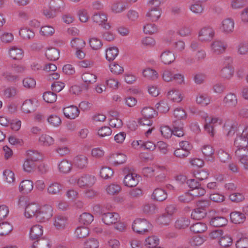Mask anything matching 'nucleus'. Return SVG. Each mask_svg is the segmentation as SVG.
I'll return each instance as SVG.
<instances>
[{"instance_id": "864d4df0", "label": "nucleus", "mask_w": 248, "mask_h": 248, "mask_svg": "<svg viewBox=\"0 0 248 248\" xmlns=\"http://www.w3.org/2000/svg\"><path fill=\"white\" fill-rule=\"evenodd\" d=\"M13 230L12 226L8 222L0 223V235L4 236L8 234Z\"/></svg>"}, {"instance_id": "09e8293b", "label": "nucleus", "mask_w": 248, "mask_h": 248, "mask_svg": "<svg viewBox=\"0 0 248 248\" xmlns=\"http://www.w3.org/2000/svg\"><path fill=\"white\" fill-rule=\"evenodd\" d=\"M47 121L51 126L57 127L62 124L61 118L57 115L52 114L48 117Z\"/></svg>"}, {"instance_id": "aec40b11", "label": "nucleus", "mask_w": 248, "mask_h": 248, "mask_svg": "<svg viewBox=\"0 0 248 248\" xmlns=\"http://www.w3.org/2000/svg\"><path fill=\"white\" fill-rule=\"evenodd\" d=\"M43 227L39 224L33 226L30 229V238L31 240H38L43 235Z\"/></svg>"}, {"instance_id": "5fc2aeb1", "label": "nucleus", "mask_w": 248, "mask_h": 248, "mask_svg": "<svg viewBox=\"0 0 248 248\" xmlns=\"http://www.w3.org/2000/svg\"><path fill=\"white\" fill-rule=\"evenodd\" d=\"M206 216V212L204 209L201 208H197L194 209L191 213V217L194 219L200 220Z\"/></svg>"}, {"instance_id": "0eeeda50", "label": "nucleus", "mask_w": 248, "mask_h": 248, "mask_svg": "<svg viewBox=\"0 0 248 248\" xmlns=\"http://www.w3.org/2000/svg\"><path fill=\"white\" fill-rule=\"evenodd\" d=\"M227 47V44L225 41L216 39L211 43L210 48L213 54L218 55L224 53Z\"/></svg>"}, {"instance_id": "5701e85b", "label": "nucleus", "mask_w": 248, "mask_h": 248, "mask_svg": "<svg viewBox=\"0 0 248 248\" xmlns=\"http://www.w3.org/2000/svg\"><path fill=\"white\" fill-rule=\"evenodd\" d=\"M8 53L10 57L13 60H21L24 56L23 50L16 46L11 47L9 49Z\"/></svg>"}, {"instance_id": "13d9d810", "label": "nucleus", "mask_w": 248, "mask_h": 248, "mask_svg": "<svg viewBox=\"0 0 248 248\" xmlns=\"http://www.w3.org/2000/svg\"><path fill=\"white\" fill-rule=\"evenodd\" d=\"M93 220V216L89 213H82L79 217V221L84 224H89Z\"/></svg>"}, {"instance_id": "bf43d9fd", "label": "nucleus", "mask_w": 248, "mask_h": 248, "mask_svg": "<svg viewBox=\"0 0 248 248\" xmlns=\"http://www.w3.org/2000/svg\"><path fill=\"white\" fill-rule=\"evenodd\" d=\"M155 107L158 111L162 113L167 112L170 108L168 101L165 99L162 100L157 103Z\"/></svg>"}, {"instance_id": "f03ea898", "label": "nucleus", "mask_w": 248, "mask_h": 248, "mask_svg": "<svg viewBox=\"0 0 248 248\" xmlns=\"http://www.w3.org/2000/svg\"><path fill=\"white\" fill-rule=\"evenodd\" d=\"M234 145L237 148L236 151L243 152L248 150V126H245L242 134L236 138Z\"/></svg>"}, {"instance_id": "69168bd1", "label": "nucleus", "mask_w": 248, "mask_h": 248, "mask_svg": "<svg viewBox=\"0 0 248 248\" xmlns=\"http://www.w3.org/2000/svg\"><path fill=\"white\" fill-rule=\"evenodd\" d=\"M35 80L31 77L24 78L22 80V84L24 88L28 89L34 88L36 86Z\"/></svg>"}, {"instance_id": "ea45409f", "label": "nucleus", "mask_w": 248, "mask_h": 248, "mask_svg": "<svg viewBox=\"0 0 248 248\" xmlns=\"http://www.w3.org/2000/svg\"><path fill=\"white\" fill-rule=\"evenodd\" d=\"M159 238L155 235H152L147 237L144 242L145 246L148 248H153L158 246Z\"/></svg>"}, {"instance_id": "c9c22d12", "label": "nucleus", "mask_w": 248, "mask_h": 248, "mask_svg": "<svg viewBox=\"0 0 248 248\" xmlns=\"http://www.w3.org/2000/svg\"><path fill=\"white\" fill-rule=\"evenodd\" d=\"M109 159L111 163L114 165H120L125 162L126 156L123 154H113Z\"/></svg>"}, {"instance_id": "ddd939ff", "label": "nucleus", "mask_w": 248, "mask_h": 248, "mask_svg": "<svg viewBox=\"0 0 248 248\" xmlns=\"http://www.w3.org/2000/svg\"><path fill=\"white\" fill-rule=\"evenodd\" d=\"M222 102L225 106L234 108L238 104V99L235 93L229 92L224 96Z\"/></svg>"}, {"instance_id": "37998d69", "label": "nucleus", "mask_w": 248, "mask_h": 248, "mask_svg": "<svg viewBox=\"0 0 248 248\" xmlns=\"http://www.w3.org/2000/svg\"><path fill=\"white\" fill-rule=\"evenodd\" d=\"M173 115L177 120H185L187 117L186 110L181 107H178L174 110Z\"/></svg>"}, {"instance_id": "a18cd8bd", "label": "nucleus", "mask_w": 248, "mask_h": 248, "mask_svg": "<svg viewBox=\"0 0 248 248\" xmlns=\"http://www.w3.org/2000/svg\"><path fill=\"white\" fill-rule=\"evenodd\" d=\"M142 117L145 119H152L157 114L155 110L151 107L144 108L141 111Z\"/></svg>"}, {"instance_id": "473e14b6", "label": "nucleus", "mask_w": 248, "mask_h": 248, "mask_svg": "<svg viewBox=\"0 0 248 248\" xmlns=\"http://www.w3.org/2000/svg\"><path fill=\"white\" fill-rule=\"evenodd\" d=\"M211 101V98L205 93H199L196 98V103L203 107L207 106Z\"/></svg>"}, {"instance_id": "0e129e2a", "label": "nucleus", "mask_w": 248, "mask_h": 248, "mask_svg": "<svg viewBox=\"0 0 248 248\" xmlns=\"http://www.w3.org/2000/svg\"><path fill=\"white\" fill-rule=\"evenodd\" d=\"M43 97L44 101L46 103H53L56 101L57 96L55 93L51 92H46L44 93Z\"/></svg>"}, {"instance_id": "1a4fd4ad", "label": "nucleus", "mask_w": 248, "mask_h": 248, "mask_svg": "<svg viewBox=\"0 0 248 248\" xmlns=\"http://www.w3.org/2000/svg\"><path fill=\"white\" fill-rule=\"evenodd\" d=\"M215 34V31L212 27H205L199 31V39L202 42H209L214 38Z\"/></svg>"}, {"instance_id": "4d7b16f0", "label": "nucleus", "mask_w": 248, "mask_h": 248, "mask_svg": "<svg viewBox=\"0 0 248 248\" xmlns=\"http://www.w3.org/2000/svg\"><path fill=\"white\" fill-rule=\"evenodd\" d=\"M20 36L24 39H31L34 37V32L28 28H22L19 31Z\"/></svg>"}, {"instance_id": "7ed1b4c3", "label": "nucleus", "mask_w": 248, "mask_h": 248, "mask_svg": "<svg viewBox=\"0 0 248 248\" xmlns=\"http://www.w3.org/2000/svg\"><path fill=\"white\" fill-rule=\"evenodd\" d=\"M133 230L140 234H144L152 229V224L145 219L137 218L132 224Z\"/></svg>"}, {"instance_id": "774afa93", "label": "nucleus", "mask_w": 248, "mask_h": 248, "mask_svg": "<svg viewBox=\"0 0 248 248\" xmlns=\"http://www.w3.org/2000/svg\"><path fill=\"white\" fill-rule=\"evenodd\" d=\"M143 76L149 79H156L158 77L157 72L151 68H146L142 72Z\"/></svg>"}, {"instance_id": "e2e57ef3", "label": "nucleus", "mask_w": 248, "mask_h": 248, "mask_svg": "<svg viewBox=\"0 0 248 248\" xmlns=\"http://www.w3.org/2000/svg\"><path fill=\"white\" fill-rule=\"evenodd\" d=\"M89 44L91 48L93 50L100 49L103 46L101 40L96 37H93L90 39Z\"/></svg>"}, {"instance_id": "2f4dec72", "label": "nucleus", "mask_w": 248, "mask_h": 248, "mask_svg": "<svg viewBox=\"0 0 248 248\" xmlns=\"http://www.w3.org/2000/svg\"><path fill=\"white\" fill-rule=\"evenodd\" d=\"M127 8L126 4L123 1L114 2L111 7V11L115 14H120L124 11Z\"/></svg>"}, {"instance_id": "b1692460", "label": "nucleus", "mask_w": 248, "mask_h": 248, "mask_svg": "<svg viewBox=\"0 0 248 248\" xmlns=\"http://www.w3.org/2000/svg\"><path fill=\"white\" fill-rule=\"evenodd\" d=\"M202 151L206 160L209 161H213L214 160L215 150L211 145H204L202 148Z\"/></svg>"}, {"instance_id": "c85d7f7f", "label": "nucleus", "mask_w": 248, "mask_h": 248, "mask_svg": "<svg viewBox=\"0 0 248 248\" xmlns=\"http://www.w3.org/2000/svg\"><path fill=\"white\" fill-rule=\"evenodd\" d=\"M72 168V163L66 159L62 160L58 164V169L60 172L67 173L70 172Z\"/></svg>"}, {"instance_id": "412c9836", "label": "nucleus", "mask_w": 248, "mask_h": 248, "mask_svg": "<svg viewBox=\"0 0 248 248\" xmlns=\"http://www.w3.org/2000/svg\"><path fill=\"white\" fill-rule=\"evenodd\" d=\"M161 15V10L157 7H152L149 9L146 14V16L148 19L153 22L157 21L160 17Z\"/></svg>"}, {"instance_id": "c03bdc74", "label": "nucleus", "mask_w": 248, "mask_h": 248, "mask_svg": "<svg viewBox=\"0 0 248 248\" xmlns=\"http://www.w3.org/2000/svg\"><path fill=\"white\" fill-rule=\"evenodd\" d=\"M3 78L9 82H16L18 80L19 77L15 74L10 68L3 73Z\"/></svg>"}, {"instance_id": "dca6fc26", "label": "nucleus", "mask_w": 248, "mask_h": 248, "mask_svg": "<svg viewBox=\"0 0 248 248\" xmlns=\"http://www.w3.org/2000/svg\"><path fill=\"white\" fill-rule=\"evenodd\" d=\"M235 154L243 169L248 170V150L243 152L235 151Z\"/></svg>"}, {"instance_id": "052dcab7", "label": "nucleus", "mask_w": 248, "mask_h": 248, "mask_svg": "<svg viewBox=\"0 0 248 248\" xmlns=\"http://www.w3.org/2000/svg\"><path fill=\"white\" fill-rule=\"evenodd\" d=\"M3 177L4 180L9 184L13 183L15 181L14 173L9 169L5 170L3 171Z\"/></svg>"}, {"instance_id": "2eb2a0df", "label": "nucleus", "mask_w": 248, "mask_h": 248, "mask_svg": "<svg viewBox=\"0 0 248 248\" xmlns=\"http://www.w3.org/2000/svg\"><path fill=\"white\" fill-rule=\"evenodd\" d=\"M64 116L69 119H74L79 114V110L77 107L71 105L63 108Z\"/></svg>"}, {"instance_id": "8fccbe9b", "label": "nucleus", "mask_w": 248, "mask_h": 248, "mask_svg": "<svg viewBox=\"0 0 248 248\" xmlns=\"http://www.w3.org/2000/svg\"><path fill=\"white\" fill-rule=\"evenodd\" d=\"M190 224V220L188 218L181 217L175 222V226L179 229H183L187 227Z\"/></svg>"}, {"instance_id": "f704fd0d", "label": "nucleus", "mask_w": 248, "mask_h": 248, "mask_svg": "<svg viewBox=\"0 0 248 248\" xmlns=\"http://www.w3.org/2000/svg\"><path fill=\"white\" fill-rule=\"evenodd\" d=\"M46 56L47 59L49 61H55L59 59L60 51L56 48H49L46 51Z\"/></svg>"}, {"instance_id": "bb28decb", "label": "nucleus", "mask_w": 248, "mask_h": 248, "mask_svg": "<svg viewBox=\"0 0 248 248\" xmlns=\"http://www.w3.org/2000/svg\"><path fill=\"white\" fill-rule=\"evenodd\" d=\"M161 62L165 64H170L175 59L174 54L170 50L163 52L160 55Z\"/></svg>"}, {"instance_id": "f257e3e1", "label": "nucleus", "mask_w": 248, "mask_h": 248, "mask_svg": "<svg viewBox=\"0 0 248 248\" xmlns=\"http://www.w3.org/2000/svg\"><path fill=\"white\" fill-rule=\"evenodd\" d=\"M95 182V178L93 176L86 175L78 177L76 176L70 177L68 182L71 185H78L80 187H86L93 186Z\"/></svg>"}, {"instance_id": "4c0bfd02", "label": "nucleus", "mask_w": 248, "mask_h": 248, "mask_svg": "<svg viewBox=\"0 0 248 248\" xmlns=\"http://www.w3.org/2000/svg\"><path fill=\"white\" fill-rule=\"evenodd\" d=\"M75 165L80 169L85 168L88 163V159L84 155H79L74 158Z\"/></svg>"}, {"instance_id": "a19ab883", "label": "nucleus", "mask_w": 248, "mask_h": 248, "mask_svg": "<svg viewBox=\"0 0 248 248\" xmlns=\"http://www.w3.org/2000/svg\"><path fill=\"white\" fill-rule=\"evenodd\" d=\"M39 141L44 146H50L54 143L55 140L49 135L44 134L40 136Z\"/></svg>"}, {"instance_id": "603ef678", "label": "nucleus", "mask_w": 248, "mask_h": 248, "mask_svg": "<svg viewBox=\"0 0 248 248\" xmlns=\"http://www.w3.org/2000/svg\"><path fill=\"white\" fill-rule=\"evenodd\" d=\"M71 46L75 49H83L86 45L85 42L79 38H75L71 41Z\"/></svg>"}, {"instance_id": "cd10ccee", "label": "nucleus", "mask_w": 248, "mask_h": 248, "mask_svg": "<svg viewBox=\"0 0 248 248\" xmlns=\"http://www.w3.org/2000/svg\"><path fill=\"white\" fill-rule=\"evenodd\" d=\"M34 101L32 99H27L25 100L22 105L21 110L25 113H30L35 110L36 108L33 105Z\"/></svg>"}, {"instance_id": "680f3d73", "label": "nucleus", "mask_w": 248, "mask_h": 248, "mask_svg": "<svg viewBox=\"0 0 248 248\" xmlns=\"http://www.w3.org/2000/svg\"><path fill=\"white\" fill-rule=\"evenodd\" d=\"M99 242L94 238H90L87 239L84 243V248H98Z\"/></svg>"}, {"instance_id": "338daca9", "label": "nucleus", "mask_w": 248, "mask_h": 248, "mask_svg": "<svg viewBox=\"0 0 248 248\" xmlns=\"http://www.w3.org/2000/svg\"><path fill=\"white\" fill-rule=\"evenodd\" d=\"M113 174L112 170L107 167H102L100 171V176L104 179H108L110 178Z\"/></svg>"}, {"instance_id": "49530a36", "label": "nucleus", "mask_w": 248, "mask_h": 248, "mask_svg": "<svg viewBox=\"0 0 248 248\" xmlns=\"http://www.w3.org/2000/svg\"><path fill=\"white\" fill-rule=\"evenodd\" d=\"M191 12L197 15H201L204 12V7L202 3L195 1L189 6Z\"/></svg>"}, {"instance_id": "423d86ee", "label": "nucleus", "mask_w": 248, "mask_h": 248, "mask_svg": "<svg viewBox=\"0 0 248 248\" xmlns=\"http://www.w3.org/2000/svg\"><path fill=\"white\" fill-rule=\"evenodd\" d=\"M124 173L125 176L124 178L123 183L125 186L127 187H133L136 186L139 182L140 176L136 173H134L125 168L124 170Z\"/></svg>"}, {"instance_id": "72a5a7b5", "label": "nucleus", "mask_w": 248, "mask_h": 248, "mask_svg": "<svg viewBox=\"0 0 248 248\" xmlns=\"http://www.w3.org/2000/svg\"><path fill=\"white\" fill-rule=\"evenodd\" d=\"M167 197V193L162 188L155 189L152 194V198L158 201H163L166 200Z\"/></svg>"}, {"instance_id": "f3484780", "label": "nucleus", "mask_w": 248, "mask_h": 248, "mask_svg": "<svg viewBox=\"0 0 248 248\" xmlns=\"http://www.w3.org/2000/svg\"><path fill=\"white\" fill-rule=\"evenodd\" d=\"M167 170L165 167L163 166H157L155 167V170L154 175H155V181L157 182H163L165 181Z\"/></svg>"}, {"instance_id": "4be33fe9", "label": "nucleus", "mask_w": 248, "mask_h": 248, "mask_svg": "<svg viewBox=\"0 0 248 248\" xmlns=\"http://www.w3.org/2000/svg\"><path fill=\"white\" fill-rule=\"evenodd\" d=\"M33 188V183L30 180H24L21 181L19 185V190L23 194L31 192Z\"/></svg>"}, {"instance_id": "393cba45", "label": "nucleus", "mask_w": 248, "mask_h": 248, "mask_svg": "<svg viewBox=\"0 0 248 248\" xmlns=\"http://www.w3.org/2000/svg\"><path fill=\"white\" fill-rule=\"evenodd\" d=\"M230 216L231 221L234 224L243 223L246 219V217L244 214L238 211L232 212Z\"/></svg>"}, {"instance_id": "20e7f679", "label": "nucleus", "mask_w": 248, "mask_h": 248, "mask_svg": "<svg viewBox=\"0 0 248 248\" xmlns=\"http://www.w3.org/2000/svg\"><path fill=\"white\" fill-rule=\"evenodd\" d=\"M223 67L220 72V76L227 80L230 79L234 75V69L232 65V59L230 57L224 58Z\"/></svg>"}, {"instance_id": "6ab92c4d", "label": "nucleus", "mask_w": 248, "mask_h": 248, "mask_svg": "<svg viewBox=\"0 0 248 248\" xmlns=\"http://www.w3.org/2000/svg\"><path fill=\"white\" fill-rule=\"evenodd\" d=\"M166 95L168 99L175 103H180L184 97L182 93L176 89L168 91Z\"/></svg>"}, {"instance_id": "6e6d98bb", "label": "nucleus", "mask_w": 248, "mask_h": 248, "mask_svg": "<svg viewBox=\"0 0 248 248\" xmlns=\"http://www.w3.org/2000/svg\"><path fill=\"white\" fill-rule=\"evenodd\" d=\"M236 50L239 55H245L248 53V42H240L236 46Z\"/></svg>"}, {"instance_id": "58836bf2", "label": "nucleus", "mask_w": 248, "mask_h": 248, "mask_svg": "<svg viewBox=\"0 0 248 248\" xmlns=\"http://www.w3.org/2000/svg\"><path fill=\"white\" fill-rule=\"evenodd\" d=\"M43 157V155L38 151L29 150L27 151V158L33 162L41 160Z\"/></svg>"}, {"instance_id": "79ce46f5", "label": "nucleus", "mask_w": 248, "mask_h": 248, "mask_svg": "<svg viewBox=\"0 0 248 248\" xmlns=\"http://www.w3.org/2000/svg\"><path fill=\"white\" fill-rule=\"evenodd\" d=\"M190 229L194 233H202L207 230V226L205 223L199 222L192 225Z\"/></svg>"}, {"instance_id": "de8ad7c7", "label": "nucleus", "mask_w": 248, "mask_h": 248, "mask_svg": "<svg viewBox=\"0 0 248 248\" xmlns=\"http://www.w3.org/2000/svg\"><path fill=\"white\" fill-rule=\"evenodd\" d=\"M75 234L77 238H83L88 236L89 230L86 227L79 226L76 229Z\"/></svg>"}, {"instance_id": "3c124183", "label": "nucleus", "mask_w": 248, "mask_h": 248, "mask_svg": "<svg viewBox=\"0 0 248 248\" xmlns=\"http://www.w3.org/2000/svg\"><path fill=\"white\" fill-rule=\"evenodd\" d=\"M50 243L47 239H38L32 244L31 248H49Z\"/></svg>"}, {"instance_id": "c756f323", "label": "nucleus", "mask_w": 248, "mask_h": 248, "mask_svg": "<svg viewBox=\"0 0 248 248\" xmlns=\"http://www.w3.org/2000/svg\"><path fill=\"white\" fill-rule=\"evenodd\" d=\"M92 20L99 25H105L107 21L106 14L102 12L95 13L92 16Z\"/></svg>"}, {"instance_id": "e433bc0d", "label": "nucleus", "mask_w": 248, "mask_h": 248, "mask_svg": "<svg viewBox=\"0 0 248 248\" xmlns=\"http://www.w3.org/2000/svg\"><path fill=\"white\" fill-rule=\"evenodd\" d=\"M210 223L213 226L221 227L227 224L228 220L223 217H216L211 219Z\"/></svg>"}, {"instance_id": "4468645a", "label": "nucleus", "mask_w": 248, "mask_h": 248, "mask_svg": "<svg viewBox=\"0 0 248 248\" xmlns=\"http://www.w3.org/2000/svg\"><path fill=\"white\" fill-rule=\"evenodd\" d=\"M39 205L35 202L29 203L26 206L24 216L26 218H30L33 217H36L37 213L39 209Z\"/></svg>"}, {"instance_id": "9b49d317", "label": "nucleus", "mask_w": 248, "mask_h": 248, "mask_svg": "<svg viewBox=\"0 0 248 248\" xmlns=\"http://www.w3.org/2000/svg\"><path fill=\"white\" fill-rule=\"evenodd\" d=\"M102 220L105 224L110 225L118 223L120 220V217L117 213L108 212L102 215Z\"/></svg>"}, {"instance_id": "9d476101", "label": "nucleus", "mask_w": 248, "mask_h": 248, "mask_svg": "<svg viewBox=\"0 0 248 248\" xmlns=\"http://www.w3.org/2000/svg\"><path fill=\"white\" fill-rule=\"evenodd\" d=\"M208 119L207 124H204V129L210 136L213 137L215 134V130L213 125L217 124H221L222 120L216 117H210Z\"/></svg>"}, {"instance_id": "f8f14e48", "label": "nucleus", "mask_w": 248, "mask_h": 248, "mask_svg": "<svg viewBox=\"0 0 248 248\" xmlns=\"http://www.w3.org/2000/svg\"><path fill=\"white\" fill-rule=\"evenodd\" d=\"M63 185L56 181H52L49 183L47 187V192L51 195H60L63 191Z\"/></svg>"}, {"instance_id": "7c9ffc66", "label": "nucleus", "mask_w": 248, "mask_h": 248, "mask_svg": "<svg viewBox=\"0 0 248 248\" xmlns=\"http://www.w3.org/2000/svg\"><path fill=\"white\" fill-rule=\"evenodd\" d=\"M82 81L86 84H93L97 80V76L90 72L83 73L81 75Z\"/></svg>"}, {"instance_id": "a211bd4d", "label": "nucleus", "mask_w": 248, "mask_h": 248, "mask_svg": "<svg viewBox=\"0 0 248 248\" xmlns=\"http://www.w3.org/2000/svg\"><path fill=\"white\" fill-rule=\"evenodd\" d=\"M67 224V219L64 216L58 215L53 218V225L57 230H64Z\"/></svg>"}, {"instance_id": "39448f33", "label": "nucleus", "mask_w": 248, "mask_h": 248, "mask_svg": "<svg viewBox=\"0 0 248 248\" xmlns=\"http://www.w3.org/2000/svg\"><path fill=\"white\" fill-rule=\"evenodd\" d=\"M53 214V209L51 205L46 204L42 207L39 206L36 219L39 222H45L52 217Z\"/></svg>"}, {"instance_id": "6e6552de", "label": "nucleus", "mask_w": 248, "mask_h": 248, "mask_svg": "<svg viewBox=\"0 0 248 248\" xmlns=\"http://www.w3.org/2000/svg\"><path fill=\"white\" fill-rule=\"evenodd\" d=\"M234 21L232 18H225L222 20L219 29L224 34H230L234 31Z\"/></svg>"}, {"instance_id": "a878e982", "label": "nucleus", "mask_w": 248, "mask_h": 248, "mask_svg": "<svg viewBox=\"0 0 248 248\" xmlns=\"http://www.w3.org/2000/svg\"><path fill=\"white\" fill-rule=\"evenodd\" d=\"M119 49L116 46H110L105 51V57L107 61L111 62L113 61L118 56Z\"/></svg>"}]
</instances>
